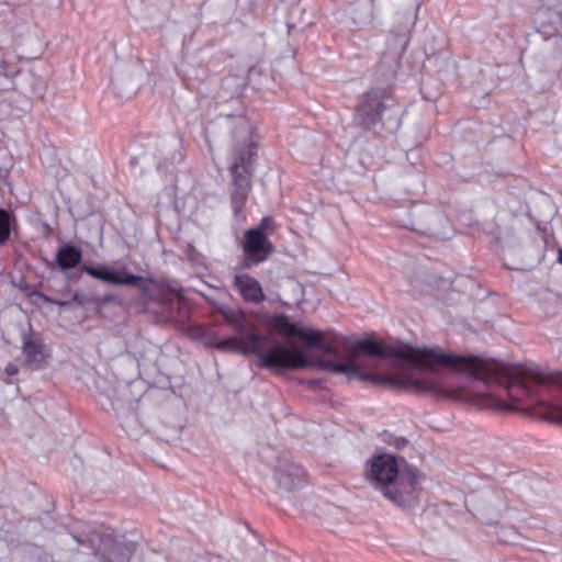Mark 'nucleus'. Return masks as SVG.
<instances>
[{
	"label": "nucleus",
	"mask_w": 562,
	"mask_h": 562,
	"mask_svg": "<svg viewBox=\"0 0 562 562\" xmlns=\"http://www.w3.org/2000/svg\"><path fill=\"white\" fill-rule=\"evenodd\" d=\"M366 477L385 498L400 507H411L416 498L415 477L402 474L392 454L374 456L368 463Z\"/></svg>",
	"instance_id": "nucleus-4"
},
{
	"label": "nucleus",
	"mask_w": 562,
	"mask_h": 562,
	"mask_svg": "<svg viewBox=\"0 0 562 562\" xmlns=\"http://www.w3.org/2000/svg\"><path fill=\"white\" fill-rule=\"evenodd\" d=\"M304 469L295 463L280 467L276 472L278 487L288 493L299 488L304 483Z\"/></svg>",
	"instance_id": "nucleus-9"
},
{
	"label": "nucleus",
	"mask_w": 562,
	"mask_h": 562,
	"mask_svg": "<svg viewBox=\"0 0 562 562\" xmlns=\"http://www.w3.org/2000/svg\"><path fill=\"white\" fill-rule=\"evenodd\" d=\"M543 418L551 423L561 425V405H549L547 411L543 413Z\"/></svg>",
	"instance_id": "nucleus-15"
},
{
	"label": "nucleus",
	"mask_w": 562,
	"mask_h": 562,
	"mask_svg": "<svg viewBox=\"0 0 562 562\" xmlns=\"http://www.w3.org/2000/svg\"><path fill=\"white\" fill-rule=\"evenodd\" d=\"M499 408H501V409H507V408H509V407H508L507 405H505V404H502V405L499 406Z\"/></svg>",
	"instance_id": "nucleus-23"
},
{
	"label": "nucleus",
	"mask_w": 562,
	"mask_h": 562,
	"mask_svg": "<svg viewBox=\"0 0 562 562\" xmlns=\"http://www.w3.org/2000/svg\"><path fill=\"white\" fill-rule=\"evenodd\" d=\"M549 13H551V11H550V10H547V11H539V12H538V18H537V19H540L541 16H543V15H546V14H549Z\"/></svg>",
	"instance_id": "nucleus-21"
},
{
	"label": "nucleus",
	"mask_w": 562,
	"mask_h": 562,
	"mask_svg": "<svg viewBox=\"0 0 562 562\" xmlns=\"http://www.w3.org/2000/svg\"><path fill=\"white\" fill-rule=\"evenodd\" d=\"M108 283L137 288L149 301L161 306L166 322L183 323L189 317L188 303L178 285L165 284L108 266Z\"/></svg>",
	"instance_id": "nucleus-2"
},
{
	"label": "nucleus",
	"mask_w": 562,
	"mask_h": 562,
	"mask_svg": "<svg viewBox=\"0 0 562 562\" xmlns=\"http://www.w3.org/2000/svg\"><path fill=\"white\" fill-rule=\"evenodd\" d=\"M243 249L246 266L250 267L251 263L258 265L266 261L274 248L266 233H261L260 229H248L245 233Z\"/></svg>",
	"instance_id": "nucleus-7"
},
{
	"label": "nucleus",
	"mask_w": 562,
	"mask_h": 562,
	"mask_svg": "<svg viewBox=\"0 0 562 562\" xmlns=\"http://www.w3.org/2000/svg\"><path fill=\"white\" fill-rule=\"evenodd\" d=\"M53 303L60 307H64V306H68L70 304V301H53Z\"/></svg>",
	"instance_id": "nucleus-20"
},
{
	"label": "nucleus",
	"mask_w": 562,
	"mask_h": 562,
	"mask_svg": "<svg viewBox=\"0 0 562 562\" xmlns=\"http://www.w3.org/2000/svg\"><path fill=\"white\" fill-rule=\"evenodd\" d=\"M235 147L231 155L229 171L233 177L232 207L238 216L251 190V166L256 155V143L252 139V125L244 117L238 120L233 131Z\"/></svg>",
	"instance_id": "nucleus-3"
},
{
	"label": "nucleus",
	"mask_w": 562,
	"mask_h": 562,
	"mask_svg": "<svg viewBox=\"0 0 562 562\" xmlns=\"http://www.w3.org/2000/svg\"><path fill=\"white\" fill-rule=\"evenodd\" d=\"M400 445H402V446L406 445V439L402 438L400 441Z\"/></svg>",
	"instance_id": "nucleus-24"
},
{
	"label": "nucleus",
	"mask_w": 562,
	"mask_h": 562,
	"mask_svg": "<svg viewBox=\"0 0 562 562\" xmlns=\"http://www.w3.org/2000/svg\"><path fill=\"white\" fill-rule=\"evenodd\" d=\"M225 319L232 325L236 335L221 338L213 331L198 328L205 345L222 351L255 355L258 359L257 366L269 370L303 369L311 366L304 351L294 345L285 347L279 344L263 351L267 338L257 333L255 324L244 313L231 311L225 313Z\"/></svg>",
	"instance_id": "nucleus-1"
},
{
	"label": "nucleus",
	"mask_w": 562,
	"mask_h": 562,
	"mask_svg": "<svg viewBox=\"0 0 562 562\" xmlns=\"http://www.w3.org/2000/svg\"><path fill=\"white\" fill-rule=\"evenodd\" d=\"M82 252L74 245L66 244L61 246L56 254V263L61 270L75 268L80 263Z\"/></svg>",
	"instance_id": "nucleus-12"
},
{
	"label": "nucleus",
	"mask_w": 562,
	"mask_h": 562,
	"mask_svg": "<svg viewBox=\"0 0 562 562\" xmlns=\"http://www.w3.org/2000/svg\"><path fill=\"white\" fill-rule=\"evenodd\" d=\"M559 261L562 263V249L559 251Z\"/></svg>",
	"instance_id": "nucleus-22"
},
{
	"label": "nucleus",
	"mask_w": 562,
	"mask_h": 562,
	"mask_svg": "<svg viewBox=\"0 0 562 562\" xmlns=\"http://www.w3.org/2000/svg\"><path fill=\"white\" fill-rule=\"evenodd\" d=\"M13 215L0 207V245H4L11 234V226H12Z\"/></svg>",
	"instance_id": "nucleus-13"
},
{
	"label": "nucleus",
	"mask_w": 562,
	"mask_h": 562,
	"mask_svg": "<svg viewBox=\"0 0 562 562\" xmlns=\"http://www.w3.org/2000/svg\"><path fill=\"white\" fill-rule=\"evenodd\" d=\"M135 549L136 543L125 535L108 533V562H130Z\"/></svg>",
	"instance_id": "nucleus-8"
},
{
	"label": "nucleus",
	"mask_w": 562,
	"mask_h": 562,
	"mask_svg": "<svg viewBox=\"0 0 562 562\" xmlns=\"http://www.w3.org/2000/svg\"><path fill=\"white\" fill-rule=\"evenodd\" d=\"M235 285L246 302L258 304L266 299L260 283L249 274H236Z\"/></svg>",
	"instance_id": "nucleus-10"
},
{
	"label": "nucleus",
	"mask_w": 562,
	"mask_h": 562,
	"mask_svg": "<svg viewBox=\"0 0 562 562\" xmlns=\"http://www.w3.org/2000/svg\"><path fill=\"white\" fill-rule=\"evenodd\" d=\"M16 372H18V368H16L14 364L9 363V364L7 366V368H5V373H7L8 375H14V374H16Z\"/></svg>",
	"instance_id": "nucleus-19"
},
{
	"label": "nucleus",
	"mask_w": 562,
	"mask_h": 562,
	"mask_svg": "<svg viewBox=\"0 0 562 562\" xmlns=\"http://www.w3.org/2000/svg\"><path fill=\"white\" fill-rule=\"evenodd\" d=\"M82 270L88 273L89 276L102 281V282H105V266H89V265H83L82 266Z\"/></svg>",
	"instance_id": "nucleus-16"
},
{
	"label": "nucleus",
	"mask_w": 562,
	"mask_h": 562,
	"mask_svg": "<svg viewBox=\"0 0 562 562\" xmlns=\"http://www.w3.org/2000/svg\"><path fill=\"white\" fill-rule=\"evenodd\" d=\"M269 225H270V218H268V217H263V218L261 220V222H260L259 226H258V227H256L255 229H260V231H261V233H265V232L268 229Z\"/></svg>",
	"instance_id": "nucleus-18"
},
{
	"label": "nucleus",
	"mask_w": 562,
	"mask_h": 562,
	"mask_svg": "<svg viewBox=\"0 0 562 562\" xmlns=\"http://www.w3.org/2000/svg\"><path fill=\"white\" fill-rule=\"evenodd\" d=\"M71 302L78 303L79 305L83 306L87 311H90L92 308L99 311V308L105 301L101 300L100 297L88 296L86 294L76 292L72 294Z\"/></svg>",
	"instance_id": "nucleus-14"
},
{
	"label": "nucleus",
	"mask_w": 562,
	"mask_h": 562,
	"mask_svg": "<svg viewBox=\"0 0 562 562\" xmlns=\"http://www.w3.org/2000/svg\"><path fill=\"white\" fill-rule=\"evenodd\" d=\"M106 300H108V302H110V301H112V300H113V297H112L111 295H109V294H108Z\"/></svg>",
	"instance_id": "nucleus-25"
},
{
	"label": "nucleus",
	"mask_w": 562,
	"mask_h": 562,
	"mask_svg": "<svg viewBox=\"0 0 562 562\" xmlns=\"http://www.w3.org/2000/svg\"><path fill=\"white\" fill-rule=\"evenodd\" d=\"M267 325L272 331L280 335L297 337L310 347L326 355H337V348L335 346L337 336L333 333L300 328L284 314L272 315L268 319Z\"/></svg>",
	"instance_id": "nucleus-5"
},
{
	"label": "nucleus",
	"mask_w": 562,
	"mask_h": 562,
	"mask_svg": "<svg viewBox=\"0 0 562 562\" xmlns=\"http://www.w3.org/2000/svg\"><path fill=\"white\" fill-rule=\"evenodd\" d=\"M23 353L25 364L31 369L41 368L46 357L41 339L33 337L31 334L23 335Z\"/></svg>",
	"instance_id": "nucleus-11"
},
{
	"label": "nucleus",
	"mask_w": 562,
	"mask_h": 562,
	"mask_svg": "<svg viewBox=\"0 0 562 562\" xmlns=\"http://www.w3.org/2000/svg\"><path fill=\"white\" fill-rule=\"evenodd\" d=\"M391 112L390 117L394 119L395 126L400 125L397 110H394V100L384 89H372L368 91L357 108L356 122L364 128H371L383 120V113Z\"/></svg>",
	"instance_id": "nucleus-6"
},
{
	"label": "nucleus",
	"mask_w": 562,
	"mask_h": 562,
	"mask_svg": "<svg viewBox=\"0 0 562 562\" xmlns=\"http://www.w3.org/2000/svg\"><path fill=\"white\" fill-rule=\"evenodd\" d=\"M319 367L324 370H329L334 372L336 362L331 360H322L319 361Z\"/></svg>",
	"instance_id": "nucleus-17"
}]
</instances>
